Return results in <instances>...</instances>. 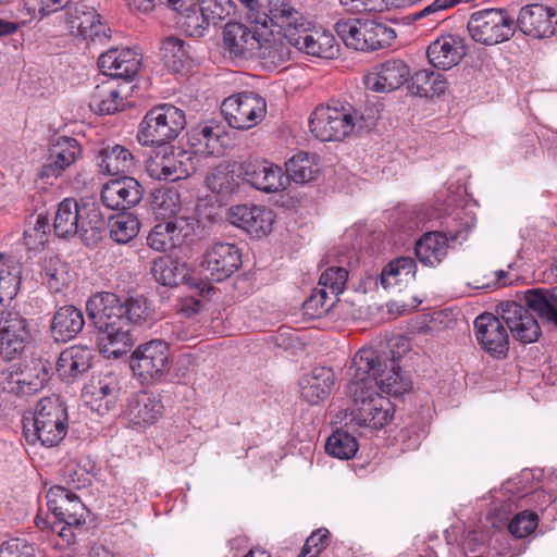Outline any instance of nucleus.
<instances>
[{
    "label": "nucleus",
    "mask_w": 557,
    "mask_h": 557,
    "mask_svg": "<svg viewBox=\"0 0 557 557\" xmlns=\"http://www.w3.org/2000/svg\"><path fill=\"white\" fill-rule=\"evenodd\" d=\"M348 374L356 408L352 419L359 426L382 429L392 418V404L375 388L392 395H401L411 388L395 357H382L372 347L360 348L352 358Z\"/></svg>",
    "instance_id": "f257e3e1"
},
{
    "label": "nucleus",
    "mask_w": 557,
    "mask_h": 557,
    "mask_svg": "<svg viewBox=\"0 0 557 557\" xmlns=\"http://www.w3.org/2000/svg\"><path fill=\"white\" fill-rule=\"evenodd\" d=\"M498 315L484 312L473 323V332L481 349L495 359H504L509 351V333L523 343L531 344L539 339L541 329L533 317L521 305L515 301L502 302Z\"/></svg>",
    "instance_id": "f03ea898"
},
{
    "label": "nucleus",
    "mask_w": 557,
    "mask_h": 557,
    "mask_svg": "<svg viewBox=\"0 0 557 557\" xmlns=\"http://www.w3.org/2000/svg\"><path fill=\"white\" fill-rule=\"evenodd\" d=\"M86 308L98 331L100 351L115 358L125 354L133 345V336L121 299L113 293H101L92 296Z\"/></svg>",
    "instance_id": "7ed1b4c3"
},
{
    "label": "nucleus",
    "mask_w": 557,
    "mask_h": 557,
    "mask_svg": "<svg viewBox=\"0 0 557 557\" xmlns=\"http://www.w3.org/2000/svg\"><path fill=\"white\" fill-rule=\"evenodd\" d=\"M24 434L29 443L53 447L61 443L69 429L66 407L57 398H41L33 412L23 417Z\"/></svg>",
    "instance_id": "20e7f679"
},
{
    "label": "nucleus",
    "mask_w": 557,
    "mask_h": 557,
    "mask_svg": "<svg viewBox=\"0 0 557 557\" xmlns=\"http://www.w3.org/2000/svg\"><path fill=\"white\" fill-rule=\"evenodd\" d=\"M52 362L37 352L0 371V388L15 396L41 392L52 377Z\"/></svg>",
    "instance_id": "39448f33"
},
{
    "label": "nucleus",
    "mask_w": 557,
    "mask_h": 557,
    "mask_svg": "<svg viewBox=\"0 0 557 557\" xmlns=\"http://www.w3.org/2000/svg\"><path fill=\"white\" fill-rule=\"evenodd\" d=\"M186 126L185 112L170 103L150 109L141 120L137 140L143 146H165Z\"/></svg>",
    "instance_id": "423d86ee"
},
{
    "label": "nucleus",
    "mask_w": 557,
    "mask_h": 557,
    "mask_svg": "<svg viewBox=\"0 0 557 557\" xmlns=\"http://www.w3.org/2000/svg\"><path fill=\"white\" fill-rule=\"evenodd\" d=\"M335 32L348 48L367 52L389 46L396 38L392 27L369 17L339 20Z\"/></svg>",
    "instance_id": "0eeeda50"
},
{
    "label": "nucleus",
    "mask_w": 557,
    "mask_h": 557,
    "mask_svg": "<svg viewBox=\"0 0 557 557\" xmlns=\"http://www.w3.org/2000/svg\"><path fill=\"white\" fill-rule=\"evenodd\" d=\"M310 132L321 141L342 140L355 128L362 127L351 108L319 106L309 119Z\"/></svg>",
    "instance_id": "6e6552de"
},
{
    "label": "nucleus",
    "mask_w": 557,
    "mask_h": 557,
    "mask_svg": "<svg viewBox=\"0 0 557 557\" xmlns=\"http://www.w3.org/2000/svg\"><path fill=\"white\" fill-rule=\"evenodd\" d=\"M33 341L29 321L14 307L0 311V357L20 358Z\"/></svg>",
    "instance_id": "1a4fd4ad"
},
{
    "label": "nucleus",
    "mask_w": 557,
    "mask_h": 557,
    "mask_svg": "<svg viewBox=\"0 0 557 557\" xmlns=\"http://www.w3.org/2000/svg\"><path fill=\"white\" fill-rule=\"evenodd\" d=\"M221 112L231 127L250 129L264 119L267 102L256 92L243 91L224 99Z\"/></svg>",
    "instance_id": "9d476101"
},
{
    "label": "nucleus",
    "mask_w": 557,
    "mask_h": 557,
    "mask_svg": "<svg viewBox=\"0 0 557 557\" xmlns=\"http://www.w3.org/2000/svg\"><path fill=\"white\" fill-rule=\"evenodd\" d=\"M162 147L147 162V172L151 178L176 182L187 178L196 171L197 160L191 151L172 146Z\"/></svg>",
    "instance_id": "9b49d317"
},
{
    "label": "nucleus",
    "mask_w": 557,
    "mask_h": 557,
    "mask_svg": "<svg viewBox=\"0 0 557 557\" xmlns=\"http://www.w3.org/2000/svg\"><path fill=\"white\" fill-rule=\"evenodd\" d=\"M513 21L505 10L484 9L475 11L468 21L470 36L483 45H496L513 35Z\"/></svg>",
    "instance_id": "f8f14e48"
},
{
    "label": "nucleus",
    "mask_w": 557,
    "mask_h": 557,
    "mask_svg": "<svg viewBox=\"0 0 557 557\" xmlns=\"http://www.w3.org/2000/svg\"><path fill=\"white\" fill-rule=\"evenodd\" d=\"M131 367L143 382H157L170 371V348L166 342L153 339L139 345L132 354Z\"/></svg>",
    "instance_id": "ddd939ff"
},
{
    "label": "nucleus",
    "mask_w": 557,
    "mask_h": 557,
    "mask_svg": "<svg viewBox=\"0 0 557 557\" xmlns=\"http://www.w3.org/2000/svg\"><path fill=\"white\" fill-rule=\"evenodd\" d=\"M242 267V251L235 245L224 242L212 243L203 252L201 272L208 280L223 282Z\"/></svg>",
    "instance_id": "4468645a"
},
{
    "label": "nucleus",
    "mask_w": 557,
    "mask_h": 557,
    "mask_svg": "<svg viewBox=\"0 0 557 557\" xmlns=\"http://www.w3.org/2000/svg\"><path fill=\"white\" fill-rule=\"evenodd\" d=\"M474 221L467 222L462 228L447 230L446 232H430L424 234L416 244L417 259L428 267L440 264L447 255L449 242L459 244L467 239Z\"/></svg>",
    "instance_id": "2eb2a0df"
},
{
    "label": "nucleus",
    "mask_w": 557,
    "mask_h": 557,
    "mask_svg": "<svg viewBox=\"0 0 557 557\" xmlns=\"http://www.w3.org/2000/svg\"><path fill=\"white\" fill-rule=\"evenodd\" d=\"M197 220L191 216H177L158 223L147 237V244L157 251L166 252L182 246L195 235Z\"/></svg>",
    "instance_id": "dca6fc26"
},
{
    "label": "nucleus",
    "mask_w": 557,
    "mask_h": 557,
    "mask_svg": "<svg viewBox=\"0 0 557 557\" xmlns=\"http://www.w3.org/2000/svg\"><path fill=\"white\" fill-rule=\"evenodd\" d=\"M66 29L86 40L104 42L110 38L111 29L101 22V16L92 7L73 3L64 11Z\"/></svg>",
    "instance_id": "f3484780"
},
{
    "label": "nucleus",
    "mask_w": 557,
    "mask_h": 557,
    "mask_svg": "<svg viewBox=\"0 0 557 557\" xmlns=\"http://www.w3.org/2000/svg\"><path fill=\"white\" fill-rule=\"evenodd\" d=\"M46 498L49 510L57 519L52 527L53 531H57V525L61 523L81 527L86 522L87 508L69 488L54 485L49 488Z\"/></svg>",
    "instance_id": "a211bd4d"
},
{
    "label": "nucleus",
    "mask_w": 557,
    "mask_h": 557,
    "mask_svg": "<svg viewBox=\"0 0 557 557\" xmlns=\"http://www.w3.org/2000/svg\"><path fill=\"white\" fill-rule=\"evenodd\" d=\"M120 396V379L111 372L94 376L83 391V398L87 406L101 416L115 409Z\"/></svg>",
    "instance_id": "6ab92c4d"
},
{
    "label": "nucleus",
    "mask_w": 557,
    "mask_h": 557,
    "mask_svg": "<svg viewBox=\"0 0 557 557\" xmlns=\"http://www.w3.org/2000/svg\"><path fill=\"white\" fill-rule=\"evenodd\" d=\"M144 197L141 184L134 177L123 175L106 183L101 189L102 203L111 210L125 211L137 206Z\"/></svg>",
    "instance_id": "aec40b11"
},
{
    "label": "nucleus",
    "mask_w": 557,
    "mask_h": 557,
    "mask_svg": "<svg viewBox=\"0 0 557 557\" xmlns=\"http://www.w3.org/2000/svg\"><path fill=\"white\" fill-rule=\"evenodd\" d=\"M79 143L69 136H60L49 149V157L41 166L39 177L52 184V180L60 177L66 169L74 164L81 157Z\"/></svg>",
    "instance_id": "412c9836"
},
{
    "label": "nucleus",
    "mask_w": 557,
    "mask_h": 557,
    "mask_svg": "<svg viewBox=\"0 0 557 557\" xmlns=\"http://www.w3.org/2000/svg\"><path fill=\"white\" fill-rule=\"evenodd\" d=\"M141 55L129 48H113L98 58L100 72L112 78L132 81L138 73Z\"/></svg>",
    "instance_id": "4be33fe9"
},
{
    "label": "nucleus",
    "mask_w": 557,
    "mask_h": 557,
    "mask_svg": "<svg viewBox=\"0 0 557 557\" xmlns=\"http://www.w3.org/2000/svg\"><path fill=\"white\" fill-rule=\"evenodd\" d=\"M556 12L546 5L534 3L520 9L517 17L519 29L533 37H548L556 29Z\"/></svg>",
    "instance_id": "5701e85b"
},
{
    "label": "nucleus",
    "mask_w": 557,
    "mask_h": 557,
    "mask_svg": "<svg viewBox=\"0 0 557 557\" xmlns=\"http://www.w3.org/2000/svg\"><path fill=\"white\" fill-rule=\"evenodd\" d=\"M409 66L398 59L387 60L369 73L364 83L370 90L389 92L401 87L409 78Z\"/></svg>",
    "instance_id": "b1692460"
},
{
    "label": "nucleus",
    "mask_w": 557,
    "mask_h": 557,
    "mask_svg": "<svg viewBox=\"0 0 557 557\" xmlns=\"http://www.w3.org/2000/svg\"><path fill=\"white\" fill-rule=\"evenodd\" d=\"M162 411L163 405L157 395L139 391L127 399L124 414L131 424L145 428L156 423Z\"/></svg>",
    "instance_id": "393cba45"
},
{
    "label": "nucleus",
    "mask_w": 557,
    "mask_h": 557,
    "mask_svg": "<svg viewBox=\"0 0 557 557\" xmlns=\"http://www.w3.org/2000/svg\"><path fill=\"white\" fill-rule=\"evenodd\" d=\"M242 170L244 180L259 190L274 193L284 188L282 169L267 160L246 161Z\"/></svg>",
    "instance_id": "a878e982"
},
{
    "label": "nucleus",
    "mask_w": 557,
    "mask_h": 557,
    "mask_svg": "<svg viewBox=\"0 0 557 557\" xmlns=\"http://www.w3.org/2000/svg\"><path fill=\"white\" fill-rule=\"evenodd\" d=\"M463 38L447 34L433 40L426 50L429 62L436 69L447 71L457 65L465 57Z\"/></svg>",
    "instance_id": "bb28decb"
},
{
    "label": "nucleus",
    "mask_w": 557,
    "mask_h": 557,
    "mask_svg": "<svg viewBox=\"0 0 557 557\" xmlns=\"http://www.w3.org/2000/svg\"><path fill=\"white\" fill-rule=\"evenodd\" d=\"M92 350L74 345L64 349L57 361V373L61 381L71 384L81 379L92 366Z\"/></svg>",
    "instance_id": "cd10ccee"
},
{
    "label": "nucleus",
    "mask_w": 557,
    "mask_h": 557,
    "mask_svg": "<svg viewBox=\"0 0 557 557\" xmlns=\"http://www.w3.org/2000/svg\"><path fill=\"white\" fill-rule=\"evenodd\" d=\"M259 38L260 35L257 30H251L238 22L227 23L223 30L224 47L236 58H255L258 51Z\"/></svg>",
    "instance_id": "c85d7f7f"
},
{
    "label": "nucleus",
    "mask_w": 557,
    "mask_h": 557,
    "mask_svg": "<svg viewBox=\"0 0 557 557\" xmlns=\"http://www.w3.org/2000/svg\"><path fill=\"white\" fill-rule=\"evenodd\" d=\"M96 160L99 172L110 176H123L136 166V158L131 150L117 144L101 148Z\"/></svg>",
    "instance_id": "c756f323"
},
{
    "label": "nucleus",
    "mask_w": 557,
    "mask_h": 557,
    "mask_svg": "<svg viewBox=\"0 0 557 557\" xmlns=\"http://www.w3.org/2000/svg\"><path fill=\"white\" fill-rule=\"evenodd\" d=\"M333 385L334 373L330 368H314L300 379V395L310 405H318L329 396Z\"/></svg>",
    "instance_id": "7c9ffc66"
},
{
    "label": "nucleus",
    "mask_w": 557,
    "mask_h": 557,
    "mask_svg": "<svg viewBox=\"0 0 557 557\" xmlns=\"http://www.w3.org/2000/svg\"><path fill=\"white\" fill-rule=\"evenodd\" d=\"M255 58L260 59L264 69L277 70L290 59L289 41L285 37L272 33L264 38L260 36Z\"/></svg>",
    "instance_id": "2f4dec72"
},
{
    "label": "nucleus",
    "mask_w": 557,
    "mask_h": 557,
    "mask_svg": "<svg viewBox=\"0 0 557 557\" xmlns=\"http://www.w3.org/2000/svg\"><path fill=\"white\" fill-rule=\"evenodd\" d=\"M85 324L83 312L72 306L60 307L51 321V334L57 342H67L82 332Z\"/></svg>",
    "instance_id": "473e14b6"
},
{
    "label": "nucleus",
    "mask_w": 557,
    "mask_h": 557,
    "mask_svg": "<svg viewBox=\"0 0 557 557\" xmlns=\"http://www.w3.org/2000/svg\"><path fill=\"white\" fill-rule=\"evenodd\" d=\"M76 236L88 247H95L102 239L107 222L95 202H85L78 221Z\"/></svg>",
    "instance_id": "72a5a7b5"
},
{
    "label": "nucleus",
    "mask_w": 557,
    "mask_h": 557,
    "mask_svg": "<svg viewBox=\"0 0 557 557\" xmlns=\"http://www.w3.org/2000/svg\"><path fill=\"white\" fill-rule=\"evenodd\" d=\"M248 17L253 23L260 24L263 27H268L270 23L282 29H289L297 27L299 13L285 0H270L269 13L260 14L257 10L251 12Z\"/></svg>",
    "instance_id": "f704fd0d"
},
{
    "label": "nucleus",
    "mask_w": 557,
    "mask_h": 557,
    "mask_svg": "<svg viewBox=\"0 0 557 557\" xmlns=\"http://www.w3.org/2000/svg\"><path fill=\"white\" fill-rule=\"evenodd\" d=\"M528 312H535L544 322L557 326V286L552 289H530L524 294V305Z\"/></svg>",
    "instance_id": "c9c22d12"
},
{
    "label": "nucleus",
    "mask_w": 557,
    "mask_h": 557,
    "mask_svg": "<svg viewBox=\"0 0 557 557\" xmlns=\"http://www.w3.org/2000/svg\"><path fill=\"white\" fill-rule=\"evenodd\" d=\"M85 201L65 198L59 205L53 219V232L59 238L76 236L82 207Z\"/></svg>",
    "instance_id": "e433bc0d"
},
{
    "label": "nucleus",
    "mask_w": 557,
    "mask_h": 557,
    "mask_svg": "<svg viewBox=\"0 0 557 557\" xmlns=\"http://www.w3.org/2000/svg\"><path fill=\"white\" fill-rule=\"evenodd\" d=\"M89 107L98 114H114L125 107V101L113 79H107L94 88Z\"/></svg>",
    "instance_id": "4c0bfd02"
},
{
    "label": "nucleus",
    "mask_w": 557,
    "mask_h": 557,
    "mask_svg": "<svg viewBox=\"0 0 557 557\" xmlns=\"http://www.w3.org/2000/svg\"><path fill=\"white\" fill-rule=\"evenodd\" d=\"M294 46L299 51L323 59H334L339 51L335 38L327 33L299 35L294 40Z\"/></svg>",
    "instance_id": "58836bf2"
},
{
    "label": "nucleus",
    "mask_w": 557,
    "mask_h": 557,
    "mask_svg": "<svg viewBox=\"0 0 557 557\" xmlns=\"http://www.w3.org/2000/svg\"><path fill=\"white\" fill-rule=\"evenodd\" d=\"M151 273L158 283L174 287L186 281L189 269L185 262L164 256L153 261Z\"/></svg>",
    "instance_id": "ea45409f"
},
{
    "label": "nucleus",
    "mask_w": 557,
    "mask_h": 557,
    "mask_svg": "<svg viewBox=\"0 0 557 557\" xmlns=\"http://www.w3.org/2000/svg\"><path fill=\"white\" fill-rule=\"evenodd\" d=\"M22 278V265L12 257L4 259L0 268V304L3 306L16 297Z\"/></svg>",
    "instance_id": "a19ab883"
},
{
    "label": "nucleus",
    "mask_w": 557,
    "mask_h": 557,
    "mask_svg": "<svg viewBox=\"0 0 557 557\" xmlns=\"http://www.w3.org/2000/svg\"><path fill=\"white\" fill-rule=\"evenodd\" d=\"M160 57L169 71L180 73L189 64L185 41L170 36L161 41Z\"/></svg>",
    "instance_id": "79ce46f5"
},
{
    "label": "nucleus",
    "mask_w": 557,
    "mask_h": 557,
    "mask_svg": "<svg viewBox=\"0 0 557 557\" xmlns=\"http://www.w3.org/2000/svg\"><path fill=\"white\" fill-rule=\"evenodd\" d=\"M447 89V81L441 73L431 70H421L411 77V90L420 97H434L443 95Z\"/></svg>",
    "instance_id": "37998d69"
},
{
    "label": "nucleus",
    "mask_w": 557,
    "mask_h": 557,
    "mask_svg": "<svg viewBox=\"0 0 557 557\" xmlns=\"http://www.w3.org/2000/svg\"><path fill=\"white\" fill-rule=\"evenodd\" d=\"M107 227L112 240L117 244H127L134 239L140 228L139 220L133 213H120L108 219Z\"/></svg>",
    "instance_id": "c03bdc74"
},
{
    "label": "nucleus",
    "mask_w": 557,
    "mask_h": 557,
    "mask_svg": "<svg viewBox=\"0 0 557 557\" xmlns=\"http://www.w3.org/2000/svg\"><path fill=\"white\" fill-rule=\"evenodd\" d=\"M287 177L297 184H306L313 181L318 173L319 166L313 156L307 152H299L293 156L286 163Z\"/></svg>",
    "instance_id": "a18cd8bd"
},
{
    "label": "nucleus",
    "mask_w": 557,
    "mask_h": 557,
    "mask_svg": "<svg viewBox=\"0 0 557 557\" xmlns=\"http://www.w3.org/2000/svg\"><path fill=\"white\" fill-rule=\"evenodd\" d=\"M416 261L410 257H399L388 262L381 271V285L387 289L401 282V277H414Z\"/></svg>",
    "instance_id": "49530a36"
},
{
    "label": "nucleus",
    "mask_w": 557,
    "mask_h": 557,
    "mask_svg": "<svg viewBox=\"0 0 557 557\" xmlns=\"http://www.w3.org/2000/svg\"><path fill=\"white\" fill-rule=\"evenodd\" d=\"M151 207L157 216L172 220L181 211L180 194L174 188H159L152 194Z\"/></svg>",
    "instance_id": "de8ad7c7"
},
{
    "label": "nucleus",
    "mask_w": 557,
    "mask_h": 557,
    "mask_svg": "<svg viewBox=\"0 0 557 557\" xmlns=\"http://www.w3.org/2000/svg\"><path fill=\"white\" fill-rule=\"evenodd\" d=\"M182 14L180 23L185 33L190 37H202L211 24L205 12H201L199 4L193 3V0L181 10H175Z\"/></svg>",
    "instance_id": "09e8293b"
},
{
    "label": "nucleus",
    "mask_w": 557,
    "mask_h": 557,
    "mask_svg": "<svg viewBox=\"0 0 557 557\" xmlns=\"http://www.w3.org/2000/svg\"><path fill=\"white\" fill-rule=\"evenodd\" d=\"M42 284H46L51 292H60L67 284V267L57 256L46 258L40 272Z\"/></svg>",
    "instance_id": "8fccbe9b"
},
{
    "label": "nucleus",
    "mask_w": 557,
    "mask_h": 557,
    "mask_svg": "<svg viewBox=\"0 0 557 557\" xmlns=\"http://www.w3.org/2000/svg\"><path fill=\"white\" fill-rule=\"evenodd\" d=\"M325 450L329 455L342 460L352 458L358 450L356 437L343 430H336L329 436L325 443Z\"/></svg>",
    "instance_id": "3c124183"
},
{
    "label": "nucleus",
    "mask_w": 557,
    "mask_h": 557,
    "mask_svg": "<svg viewBox=\"0 0 557 557\" xmlns=\"http://www.w3.org/2000/svg\"><path fill=\"white\" fill-rule=\"evenodd\" d=\"M338 295H331L326 288H315L311 296L304 302L307 314L319 318L330 311L337 300Z\"/></svg>",
    "instance_id": "603ef678"
},
{
    "label": "nucleus",
    "mask_w": 557,
    "mask_h": 557,
    "mask_svg": "<svg viewBox=\"0 0 557 557\" xmlns=\"http://www.w3.org/2000/svg\"><path fill=\"white\" fill-rule=\"evenodd\" d=\"M207 186L218 194H230L236 186L237 181L233 171L227 166L219 165L207 176Z\"/></svg>",
    "instance_id": "864d4df0"
},
{
    "label": "nucleus",
    "mask_w": 557,
    "mask_h": 557,
    "mask_svg": "<svg viewBox=\"0 0 557 557\" xmlns=\"http://www.w3.org/2000/svg\"><path fill=\"white\" fill-rule=\"evenodd\" d=\"M50 231L49 218L46 214H38L34 224H29L24 231L25 244L29 249H38L48 242Z\"/></svg>",
    "instance_id": "5fc2aeb1"
},
{
    "label": "nucleus",
    "mask_w": 557,
    "mask_h": 557,
    "mask_svg": "<svg viewBox=\"0 0 557 557\" xmlns=\"http://www.w3.org/2000/svg\"><path fill=\"white\" fill-rule=\"evenodd\" d=\"M199 9L208 16L212 25H218L235 10L232 0H198Z\"/></svg>",
    "instance_id": "6e6d98bb"
},
{
    "label": "nucleus",
    "mask_w": 557,
    "mask_h": 557,
    "mask_svg": "<svg viewBox=\"0 0 557 557\" xmlns=\"http://www.w3.org/2000/svg\"><path fill=\"white\" fill-rule=\"evenodd\" d=\"M122 307L126 310L125 318L129 327L132 324H140L152 318V310L143 297L127 298L122 301Z\"/></svg>",
    "instance_id": "4d7b16f0"
},
{
    "label": "nucleus",
    "mask_w": 557,
    "mask_h": 557,
    "mask_svg": "<svg viewBox=\"0 0 557 557\" xmlns=\"http://www.w3.org/2000/svg\"><path fill=\"white\" fill-rule=\"evenodd\" d=\"M348 272L344 268H327L319 278V286L330 290L331 295H339L345 289Z\"/></svg>",
    "instance_id": "13d9d810"
},
{
    "label": "nucleus",
    "mask_w": 557,
    "mask_h": 557,
    "mask_svg": "<svg viewBox=\"0 0 557 557\" xmlns=\"http://www.w3.org/2000/svg\"><path fill=\"white\" fill-rule=\"evenodd\" d=\"M273 222V211L263 206H257L246 232L257 237L267 235L271 232Z\"/></svg>",
    "instance_id": "bf43d9fd"
},
{
    "label": "nucleus",
    "mask_w": 557,
    "mask_h": 557,
    "mask_svg": "<svg viewBox=\"0 0 557 557\" xmlns=\"http://www.w3.org/2000/svg\"><path fill=\"white\" fill-rule=\"evenodd\" d=\"M0 557H38V549L34 543L16 537L0 545Z\"/></svg>",
    "instance_id": "052dcab7"
},
{
    "label": "nucleus",
    "mask_w": 557,
    "mask_h": 557,
    "mask_svg": "<svg viewBox=\"0 0 557 557\" xmlns=\"http://www.w3.org/2000/svg\"><path fill=\"white\" fill-rule=\"evenodd\" d=\"M536 527L537 515L525 510L512 518L508 529L513 536L522 539L531 534L536 529Z\"/></svg>",
    "instance_id": "680f3d73"
},
{
    "label": "nucleus",
    "mask_w": 557,
    "mask_h": 557,
    "mask_svg": "<svg viewBox=\"0 0 557 557\" xmlns=\"http://www.w3.org/2000/svg\"><path fill=\"white\" fill-rule=\"evenodd\" d=\"M190 0H127L128 8L136 13L148 14L158 5L165 4L171 10H181Z\"/></svg>",
    "instance_id": "e2e57ef3"
},
{
    "label": "nucleus",
    "mask_w": 557,
    "mask_h": 557,
    "mask_svg": "<svg viewBox=\"0 0 557 557\" xmlns=\"http://www.w3.org/2000/svg\"><path fill=\"white\" fill-rule=\"evenodd\" d=\"M330 533L326 529L314 531L306 541L298 557H318L327 545Z\"/></svg>",
    "instance_id": "0e129e2a"
},
{
    "label": "nucleus",
    "mask_w": 557,
    "mask_h": 557,
    "mask_svg": "<svg viewBox=\"0 0 557 557\" xmlns=\"http://www.w3.org/2000/svg\"><path fill=\"white\" fill-rule=\"evenodd\" d=\"M202 137L205 136V149L206 156H215L221 154L223 152V146L221 143L223 131L220 126L200 124Z\"/></svg>",
    "instance_id": "69168bd1"
},
{
    "label": "nucleus",
    "mask_w": 557,
    "mask_h": 557,
    "mask_svg": "<svg viewBox=\"0 0 557 557\" xmlns=\"http://www.w3.org/2000/svg\"><path fill=\"white\" fill-rule=\"evenodd\" d=\"M256 205L232 206L227 211V220L231 224L247 231L250 220L253 218Z\"/></svg>",
    "instance_id": "338daca9"
},
{
    "label": "nucleus",
    "mask_w": 557,
    "mask_h": 557,
    "mask_svg": "<svg viewBox=\"0 0 557 557\" xmlns=\"http://www.w3.org/2000/svg\"><path fill=\"white\" fill-rule=\"evenodd\" d=\"M341 4L355 13L382 12L384 0H339Z\"/></svg>",
    "instance_id": "774afa93"
}]
</instances>
